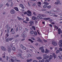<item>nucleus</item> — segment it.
<instances>
[{
    "label": "nucleus",
    "mask_w": 62,
    "mask_h": 62,
    "mask_svg": "<svg viewBox=\"0 0 62 62\" xmlns=\"http://www.w3.org/2000/svg\"><path fill=\"white\" fill-rule=\"evenodd\" d=\"M50 12H48V11H46V13H50Z\"/></svg>",
    "instance_id": "nucleus-61"
},
{
    "label": "nucleus",
    "mask_w": 62,
    "mask_h": 62,
    "mask_svg": "<svg viewBox=\"0 0 62 62\" xmlns=\"http://www.w3.org/2000/svg\"><path fill=\"white\" fill-rule=\"evenodd\" d=\"M53 55L54 56V58L55 59V58H56V55L55 54V53H53Z\"/></svg>",
    "instance_id": "nucleus-23"
},
{
    "label": "nucleus",
    "mask_w": 62,
    "mask_h": 62,
    "mask_svg": "<svg viewBox=\"0 0 62 62\" xmlns=\"http://www.w3.org/2000/svg\"><path fill=\"white\" fill-rule=\"evenodd\" d=\"M38 4H39V5H41V2H38L37 3Z\"/></svg>",
    "instance_id": "nucleus-55"
},
{
    "label": "nucleus",
    "mask_w": 62,
    "mask_h": 62,
    "mask_svg": "<svg viewBox=\"0 0 62 62\" xmlns=\"http://www.w3.org/2000/svg\"><path fill=\"white\" fill-rule=\"evenodd\" d=\"M14 9H12L10 11V13L11 14H15L16 13Z\"/></svg>",
    "instance_id": "nucleus-9"
},
{
    "label": "nucleus",
    "mask_w": 62,
    "mask_h": 62,
    "mask_svg": "<svg viewBox=\"0 0 62 62\" xmlns=\"http://www.w3.org/2000/svg\"><path fill=\"white\" fill-rule=\"evenodd\" d=\"M54 28H55L56 29H58V27H57L55 25L54 26Z\"/></svg>",
    "instance_id": "nucleus-35"
},
{
    "label": "nucleus",
    "mask_w": 62,
    "mask_h": 62,
    "mask_svg": "<svg viewBox=\"0 0 62 62\" xmlns=\"http://www.w3.org/2000/svg\"><path fill=\"white\" fill-rule=\"evenodd\" d=\"M31 39H32V40H35V39L33 37L31 38Z\"/></svg>",
    "instance_id": "nucleus-47"
},
{
    "label": "nucleus",
    "mask_w": 62,
    "mask_h": 62,
    "mask_svg": "<svg viewBox=\"0 0 62 62\" xmlns=\"http://www.w3.org/2000/svg\"><path fill=\"white\" fill-rule=\"evenodd\" d=\"M14 61H15V60H13L12 59H11V60H10L9 61V62H14Z\"/></svg>",
    "instance_id": "nucleus-26"
},
{
    "label": "nucleus",
    "mask_w": 62,
    "mask_h": 62,
    "mask_svg": "<svg viewBox=\"0 0 62 62\" xmlns=\"http://www.w3.org/2000/svg\"><path fill=\"white\" fill-rule=\"evenodd\" d=\"M9 38H8L7 39H6V42H8L9 41Z\"/></svg>",
    "instance_id": "nucleus-33"
},
{
    "label": "nucleus",
    "mask_w": 62,
    "mask_h": 62,
    "mask_svg": "<svg viewBox=\"0 0 62 62\" xmlns=\"http://www.w3.org/2000/svg\"><path fill=\"white\" fill-rule=\"evenodd\" d=\"M44 61H45V60L43 59L41 60H39V62H44Z\"/></svg>",
    "instance_id": "nucleus-27"
},
{
    "label": "nucleus",
    "mask_w": 62,
    "mask_h": 62,
    "mask_svg": "<svg viewBox=\"0 0 62 62\" xmlns=\"http://www.w3.org/2000/svg\"><path fill=\"white\" fill-rule=\"evenodd\" d=\"M9 29H10V28L9 27H8L7 28V30H9Z\"/></svg>",
    "instance_id": "nucleus-59"
},
{
    "label": "nucleus",
    "mask_w": 62,
    "mask_h": 62,
    "mask_svg": "<svg viewBox=\"0 0 62 62\" xmlns=\"http://www.w3.org/2000/svg\"><path fill=\"white\" fill-rule=\"evenodd\" d=\"M5 54H6V53H4L2 54V57L3 58H5Z\"/></svg>",
    "instance_id": "nucleus-24"
},
{
    "label": "nucleus",
    "mask_w": 62,
    "mask_h": 62,
    "mask_svg": "<svg viewBox=\"0 0 62 62\" xmlns=\"http://www.w3.org/2000/svg\"><path fill=\"white\" fill-rule=\"evenodd\" d=\"M23 23H27V22H26L24 21H23Z\"/></svg>",
    "instance_id": "nucleus-56"
},
{
    "label": "nucleus",
    "mask_w": 62,
    "mask_h": 62,
    "mask_svg": "<svg viewBox=\"0 0 62 62\" xmlns=\"http://www.w3.org/2000/svg\"><path fill=\"white\" fill-rule=\"evenodd\" d=\"M61 32L62 33V30L60 29H59L58 30V34H60L61 33Z\"/></svg>",
    "instance_id": "nucleus-14"
},
{
    "label": "nucleus",
    "mask_w": 62,
    "mask_h": 62,
    "mask_svg": "<svg viewBox=\"0 0 62 62\" xmlns=\"http://www.w3.org/2000/svg\"><path fill=\"white\" fill-rule=\"evenodd\" d=\"M47 8H51V6L49 5V6H47Z\"/></svg>",
    "instance_id": "nucleus-34"
},
{
    "label": "nucleus",
    "mask_w": 62,
    "mask_h": 62,
    "mask_svg": "<svg viewBox=\"0 0 62 62\" xmlns=\"http://www.w3.org/2000/svg\"><path fill=\"white\" fill-rule=\"evenodd\" d=\"M25 30H26V31H28V30L26 28H25Z\"/></svg>",
    "instance_id": "nucleus-57"
},
{
    "label": "nucleus",
    "mask_w": 62,
    "mask_h": 62,
    "mask_svg": "<svg viewBox=\"0 0 62 62\" xmlns=\"http://www.w3.org/2000/svg\"><path fill=\"white\" fill-rule=\"evenodd\" d=\"M17 56H18L19 57H20L21 59H23V57H21V55H17Z\"/></svg>",
    "instance_id": "nucleus-31"
},
{
    "label": "nucleus",
    "mask_w": 62,
    "mask_h": 62,
    "mask_svg": "<svg viewBox=\"0 0 62 62\" xmlns=\"http://www.w3.org/2000/svg\"><path fill=\"white\" fill-rule=\"evenodd\" d=\"M30 33L31 34H33L34 33V31H30Z\"/></svg>",
    "instance_id": "nucleus-28"
},
{
    "label": "nucleus",
    "mask_w": 62,
    "mask_h": 62,
    "mask_svg": "<svg viewBox=\"0 0 62 62\" xmlns=\"http://www.w3.org/2000/svg\"><path fill=\"white\" fill-rule=\"evenodd\" d=\"M58 57L60 59V60L62 59V58H61V56L59 55V56H58Z\"/></svg>",
    "instance_id": "nucleus-42"
},
{
    "label": "nucleus",
    "mask_w": 62,
    "mask_h": 62,
    "mask_svg": "<svg viewBox=\"0 0 62 62\" xmlns=\"http://www.w3.org/2000/svg\"><path fill=\"white\" fill-rule=\"evenodd\" d=\"M59 51H62V48H59Z\"/></svg>",
    "instance_id": "nucleus-46"
},
{
    "label": "nucleus",
    "mask_w": 62,
    "mask_h": 62,
    "mask_svg": "<svg viewBox=\"0 0 62 62\" xmlns=\"http://www.w3.org/2000/svg\"><path fill=\"white\" fill-rule=\"evenodd\" d=\"M13 50L14 51H15V47H13Z\"/></svg>",
    "instance_id": "nucleus-43"
},
{
    "label": "nucleus",
    "mask_w": 62,
    "mask_h": 62,
    "mask_svg": "<svg viewBox=\"0 0 62 62\" xmlns=\"http://www.w3.org/2000/svg\"><path fill=\"white\" fill-rule=\"evenodd\" d=\"M33 60V59H31L30 60L29 59H28L27 60V62H31V61H32Z\"/></svg>",
    "instance_id": "nucleus-25"
},
{
    "label": "nucleus",
    "mask_w": 62,
    "mask_h": 62,
    "mask_svg": "<svg viewBox=\"0 0 62 62\" xmlns=\"http://www.w3.org/2000/svg\"><path fill=\"white\" fill-rule=\"evenodd\" d=\"M27 12L29 14H27V16H31V12L30 11L28 10L27 11Z\"/></svg>",
    "instance_id": "nucleus-7"
},
{
    "label": "nucleus",
    "mask_w": 62,
    "mask_h": 62,
    "mask_svg": "<svg viewBox=\"0 0 62 62\" xmlns=\"http://www.w3.org/2000/svg\"><path fill=\"white\" fill-rule=\"evenodd\" d=\"M37 18L38 19H43V18H42L41 16H37Z\"/></svg>",
    "instance_id": "nucleus-21"
},
{
    "label": "nucleus",
    "mask_w": 62,
    "mask_h": 62,
    "mask_svg": "<svg viewBox=\"0 0 62 62\" xmlns=\"http://www.w3.org/2000/svg\"><path fill=\"white\" fill-rule=\"evenodd\" d=\"M19 37V35H17L15 36V38H17V37Z\"/></svg>",
    "instance_id": "nucleus-53"
},
{
    "label": "nucleus",
    "mask_w": 62,
    "mask_h": 62,
    "mask_svg": "<svg viewBox=\"0 0 62 62\" xmlns=\"http://www.w3.org/2000/svg\"><path fill=\"white\" fill-rule=\"evenodd\" d=\"M7 34H6V36H5V38H7V37H8V33L9 32V30H7Z\"/></svg>",
    "instance_id": "nucleus-12"
},
{
    "label": "nucleus",
    "mask_w": 62,
    "mask_h": 62,
    "mask_svg": "<svg viewBox=\"0 0 62 62\" xmlns=\"http://www.w3.org/2000/svg\"><path fill=\"white\" fill-rule=\"evenodd\" d=\"M50 52L49 50H48L47 49H46V51L45 52V53L46 54H48Z\"/></svg>",
    "instance_id": "nucleus-20"
},
{
    "label": "nucleus",
    "mask_w": 62,
    "mask_h": 62,
    "mask_svg": "<svg viewBox=\"0 0 62 62\" xmlns=\"http://www.w3.org/2000/svg\"><path fill=\"white\" fill-rule=\"evenodd\" d=\"M44 4H45L44 6H43V8H47V5H48L49 3H47L46 2H44Z\"/></svg>",
    "instance_id": "nucleus-2"
},
{
    "label": "nucleus",
    "mask_w": 62,
    "mask_h": 62,
    "mask_svg": "<svg viewBox=\"0 0 62 62\" xmlns=\"http://www.w3.org/2000/svg\"><path fill=\"white\" fill-rule=\"evenodd\" d=\"M49 57V56L48 55H47V56H46L45 57H44L43 58L44 59H48Z\"/></svg>",
    "instance_id": "nucleus-22"
},
{
    "label": "nucleus",
    "mask_w": 62,
    "mask_h": 62,
    "mask_svg": "<svg viewBox=\"0 0 62 62\" xmlns=\"http://www.w3.org/2000/svg\"><path fill=\"white\" fill-rule=\"evenodd\" d=\"M28 55L29 56V57H32V55H31L30 54H28Z\"/></svg>",
    "instance_id": "nucleus-45"
},
{
    "label": "nucleus",
    "mask_w": 62,
    "mask_h": 62,
    "mask_svg": "<svg viewBox=\"0 0 62 62\" xmlns=\"http://www.w3.org/2000/svg\"><path fill=\"white\" fill-rule=\"evenodd\" d=\"M35 51H34L35 53H38V54H39V52H37V50L36 49H35Z\"/></svg>",
    "instance_id": "nucleus-52"
},
{
    "label": "nucleus",
    "mask_w": 62,
    "mask_h": 62,
    "mask_svg": "<svg viewBox=\"0 0 62 62\" xmlns=\"http://www.w3.org/2000/svg\"><path fill=\"white\" fill-rule=\"evenodd\" d=\"M29 23L31 24H33L34 23L33 21H30Z\"/></svg>",
    "instance_id": "nucleus-29"
},
{
    "label": "nucleus",
    "mask_w": 62,
    "mask_h": 62,
    "mask_svg": "<svg viewBox=\"0 0 62 62\" xmlns=\"http://www.w3.org/2000/svg\"><path fill=\"white\" fill-rule=\"evenodd\" d=\"M32 28L34 30H36V28H35V27L34 26H32Z\"/></svg>",
    "instance_id": "nucleus-37"
},
{
    "label": "nucleus",
    "mask_w": 62,
    "mask_h": 62,
    "mask_svg": "<svg viewBox=\"0 0 62 62\" xmlns=\"http://www.w3.org/2000/svg\"><path fill=\"white\" fill-rule=\"evenodd\" d=\"M20 7H21L22 8H23V9H24V6L23 5V4H20Z\"/></svg>",
    "instance_id": "nucleus-13"
},
{
    "label": "nucleus",
    "mask_w": 62,
    "mask_h": 62,
    "mask_svg": "<svg viewBox=\"0 0 62 62\" xmlns=\"http://www.w3.org/2000/svg\"><path fill=\"white\" fill-rule=\"evenodd\" d=\"M59 50H57L56 51V53L57 54H58V53H59Z\"/></svg>",
    "instance_id": "nucleus-41"
},
{
    "label": "nucleus",
    "mask_w": 62,
    "mask_h": 62,
    "mask_svg": "<svg viewBox=\"0 0 62 62\" xmlns=\"http://www.w3.org/2000/svg\"><path fill=\"white\" fill-rule=\"evenodd\" d=\"M56 2H55V3L54 4H56V5H60L61 4V3H60V1L59 0H57Z\"/></svg>",
    "instance_id": "nucleus-8"
},
{
    "label": "nucleus",
    "mask_w": 62,
    "mask_h": 62,
    "mask_svg": "<svg viewBox=\"0 0 62 62\" xmlns=\"http://www.w3.org/2000/svg\"><path fill=\"white\" fill-rule=\"evenodd\" d=\"M0 60L1 61H2V62H3V59H2V58L1 57H0Z\"/></svg>",
    "instance_id": "nucleus-39"
},
{
    "label": "nucleus",
    "mask_w": 62,
    "mask_h": 62,
    "mask_svg": "<svg viewBox=\"0 0 62 62\" xmlns=\"http://www.w3.org/2000/svg\"><path fill=\"white\" fill-rule=\"evenodd\" d=\"M50 58H49V60L46 59L45 61V62H49L50 60H51L53 58V56L52 55H50Z\"/></svg>",
    "instance_id": "nucleus-1"
},
{
    "label": "nucleus",
    "mask_w": 62,
    "mask_h": 62,
    "mask_svg": "<svg viewBox=\"0 0 62 62\" xmlns=\"http://www.w3.org/2000/svg\"><path fill=\"white\" fill-rule=\"evenodd\" d=\"M9 59V57H8L7 56L6 57V59L7 60H8Z\"/></svg>",
    "instance_id": "nucleus-38"
},
{
    "label": "nucleus",
    "mask_w": 62,
    "mask_h": 62,
    "mask_svg": "<svg viewBox=\"0 0 62 62\" xmlns=\"http://www.w3.org/2000/svg\"><path fill=\"white\" fill-rule=\"evenodd\" d=\"M36 6V4H33V7H34V6Z\"/></svg>",
    "instance_id": "nucleus-64"
},
{
    "label": "nucleus",
    "mask_w": 62,
    "mask_h": 62,
    "mask_svg": "<svg viewBox=\"0 0 62 62\" xmlns=\"http://www.w3.org/2000/svg\"><path fill=\"white\" fill-rule=\"evenodd\" d=\"M13 58L15 60V61H17V62H20V61L16 59V57H13Z\"/></svg>",
    "instance_id": "nucleus-18"
},
{
    "label": "nucleus",
    "mask_w": 62,
    "mask_h": 62,
    "mask_svg": "<svg viewBox=\"0 0 62 62\" xmlns=\"http://www.w3.org/2000/svg\"><path fill=\"white\" fill-rule=\"evenodd\" d=\"M49 12H50V13H52V12H54V13L56 14V13H57V12H59V11H54L53 10H51V11Z\"/></svg>",
    "instance_id": "nucleus-4"
},
{
    "label": "nucleus",
    "mask_w": 62,
    "mask_h": 62,
    "mask_svg": "<svg viewBox=\"0 0 62 62\" xmlns=\"http://www.w3.org/2000/svg\"><path fill=\"white\" fill-rule=\"evenodd\" d=\"M20 46L22 48H23V45H20Z\"/></svg>",
    "instance_id": "nucleus-50"
},
{
    "label": "nucleus",
    "mask_w": 62,
    "mask_h": 62,
    "mask_svg": "<svg viewBox=\"0 0 62 62\" xmlns=\"http://www.w3.org/2000/svg\"><path fill=\"white\" fill-rule=\"evenodd\" d=\"M37 39H38L37 40L38 41L40 42V41H41V39L39 38H38Z\"/></svg>",
    "instance_id": "nucleus-32"
},
{
    "label": "nucleus",
    "mask_w": 62,
    "mask_h": 62,
    "mask_svg": "<svg viewBox=\"0 0 62 62\" xmlns=\"http://www.w3.org/2000/svg\"><path fill=\"white\" fill-rule=\"evenodd\" d=\"M39 50H41V52L42 53H44L45 52V50H44V49H43V47L42 46L41 47L39 48Z\"/></svg>",
    "instance_id": "nucleus-5"
},
{
    "label": "nucleus",
    "mask_w": 62,
    "mask_h": 62,
    "mask_svg": "<svg viewBox=\"0 0 62 62\" xmlns=\"http://www.w3.org/2000/svg\"><path fill=\"white\" fill-rule=\"evenodd\" d=\"M1 48L2 50H3V51H6L7 50L6 48L3 46H1Z\"/></svg>",
    "instance_id": "nucleus-11"
},
{
    "label": "nucleus",
    "mask_w": 62,
    "mask_h": 62,
    "mask_svg": "<svg viewBox=\"0 0 62 62\" xmlns=\"http://www.w3.org/2000/svg\"><path fill=\"white\" fill-rule=\"evenodd\" d=\"M32 19L33 20H37V18L36 17L33 16L32 17Z\"/></svg>",
    "instance_id": "nucleus-15"
},
{
    "label": "nucleus",
    "mask_w": 62,
    "mask_h": 62,
    "mask_svg": "<svg viewBox=\"0 0 62 62\" xmlns=\"http://www.w3.org/2000/svg\"><path fill=\"white\" fill-rule=\"evenodd\" d=\"M26 21H29V19H28V17L26 18Z\"/></svg>",
    "instance_id": "nucleus-48"
},
{
    "label": "nucleus",
    "mask_w": 62,
    "mask_h": 62,
    "mask_svg": "<svg viewBox=\"0 0 62 62\" xmlns=\"http://www.w3.org/2000/svg\"><path fill=\"white\" fill-rule=\"evenodd\" d=\"M52 43L53 45H54V46H56V45H57V43L55 42V41H52Z\"/></svg>",
    "instance_id": "nucleus-10"
},
{
    "label": "nucleus",
    "mask_w": 62,
    "mask_h": 62,
    "mask_svg": "<svg viewBox=\"0 0 62 62\" xmlns=\"http://www.w3.org/2000/svg\"><path fill=\"white\" fill-rule=\"evenodd\" d=\"M17 18H18V20H22V19L21 18H20L19 17H17Z\"/></svg>",
    "instance_id": "nucleus-40"
},
{
    "label": "nucleus",
    "mask_w": 62,
    "mask_h": 62,
    "mask_svg": "<svg viewBox=\"0 0 62 62\" xmlns=\"http://www.w3.org/2000/svg\"><path fill=\"white\" fill-rule=\"evenodd\" d=\"M51 23V24H55V23L54 22L51 23Z\"/></svg>",
    "instance_id": "nucleus-63"
},
{
    "label": "nucleus",
    "mask_w": 62,
    "mask_h": 62,
    "mask_svg": "<svg viewBox=\"0 0 62 62\" xmlns=\"http://www.w3.org/2000/svg\"><path fill=\"white\" fill-rule=\"evenodd\" d=\"M36 58L38 60H41L42 59V58L40 56L37 57H36Z\"/></svg>",
    "instance_id": "nucleus-16"
},
{
    "label": "nucleus",
    "mask_w": 62,
    "mask_h": 62,
    "mask_svg": "<svg viewBox=\"0 0 62 62\" xmlns=\"http://www.w3.org/2000/svg\"><path fill=\"white\" fill-rule=\"evenodd\" d=\"M37 32L36 31H35L34 32V34L32 35V36H33V37H35V36H37Z\"/></svg>",
    "instance_id": "nucleus-17"
},
{
    "label": "nucleus",
    "mask_w": 62,
    "mask_h": 62,
    "mask_svg": "<svg viewBox=\"0 0 62 62\" xmlns=\"http://www.w3.org/2000/svg\"><path fill=\"white\" fill-rule=\"evenodd\" d=\"M8 51L9 53H10V52H11V51L10 48H9L8 49Z\"/></svg>",
    "instance_id": "nucleus-30"
},
{
    "label": "nucleus",
    "mask_w": 62,
    "mask_h": 62,
    "mask_svg": "<svg viewBox=\"0 0 62 62\" xmlns=\"http://www.w3.org/2000/svg\"><path fill=\"white\" fill-rule=\"evenodd\" d=\"M6 6H7V7H9V4H8V3H6Z\"/></svg>",
    "instance_id": "nucleus-51"
},
{
    "label": "nucleus",
    "mask_w": 62,
    "mask_h": 62,
    "mask_svg": "<svg viewBox=\"0 0 62 62\" xmlns=\"http://www.w3.org/2000/svg\"><path fill=\"white\" fill-rule=\"evenodd\" d=\"M49 26H50V27H53V25L51 24H49Z\"/></svg>",
    "instance_id": "nucleus-49"
},
{
    "label": "nucleus",
    "mask_w": 62,
    "mask_h": 62,
    "mask_svg": "<svg viewBox=\"0 0 62 62\" xmlns=\"http://www.w3.org/2000/svg\"><path fill=\"white\" fill-rule=\"evenodd\" d=\"M59 45V47H62V40H59L58 43Z\"/></svg>",
    "instance_id": "nucleus-3"
},
{
    "label": "nucleus",
    "mask_w": 62,
    "mask_h": 62,
    "mask_svg": "<svg viewBox=\"0 0 62 62\" xmlns=\"http://www.w3.org/2000/svg\"><path fill=\"white\" fill-rule=\"evenodd\" d=\"M49 21L50 22H53V20L51 19H50V20H49Z\"/></svg>",
    "instance_id": "nucleus-60"
},
{
    "label": "nucleus",
    "mask_w": 62,
    "mask_h": 62,
    "mask_svg": "<svg viewBox=\"0 0 62 62\" xmlns=\"http://www.w3.org/2000/svg\"><path fill=\"white\" fill-rule=\"evenodd\" d=\"M22 48L23 49H24V50H25V49H26V48L24 47H23Z\"/></svg>",
    "instance_id": "nucleus-54"
},
{
    "label": "nucleus",
    "mask_w": 62,
    "mask_h": 62,
    "mask_svg": "<svg viewBox=\"0 0 62 62\" xmlns=\"http://www.w3.org/2000/svg\"><path fill=\"white\" fill-rule=\"evenodd\" d=\"M47 54H45L43 55V57H46V56H47Z\"/></svg>",
    "instance_id": "nucleus-36"
},
{
    "label": "nucleus",
    "mask_w": 62,
    "mask_h": 62,
    "mask_svg": "<svg viewBox=\"0 0 62 62\" xmlns=\"http://www.w3.org/2000/svg\"><path fill=\"white\" fill-rule=\"evenodd\" d=\"M18 27H17L16 29V32H18Z\"/></svg>",
    "instance_id": "nucleus-58"
},
{
    "label": "nucleus",
    "mask_w": 62,
    "mask_h": 62,
    "mask_svg": "<svg viewBox=\"0 0 62 62\" xmlns=\"http://www.w3.org/2000/svg\"><path fill=\"white\" fill-rule=\"evenodd\" d=\"M13 38H11L10 39H9V40H12L13 39Z\"/></svg>",
    "instance_id": "nucleus-44"
},
{
    "label": "nucleus",
    "mask_w": 62,
    "mask_h": 62,
    "mask_svg": "<svg viewBox=\"0 0 62 62\" xmlns=\"http://www.w3.org/2000/svg\"><path fill=\"white\" fill-rule=\"evenodd\" d=\"M25 32H24L22 35V37H23V38H24L26 37V35H25Z\"/></svg>",
    "instance_id": "nucleus-6"
},
{
    "label": "nucleus",
    "mask_w": 62,
    "mask_h": 62,
    "mask_svg": "<svg viewBox=\"0 0 62 62\" xmlns=\"http://www.w3.org/2000/svg\"><path fill=\"white\" fill-rule=\"evenodd\" d=\"M14 9L15 10H16V11H19V9H18V7H14Z\"/></svg>",
    "instance_id": "nucleus-19"
},
{
    "label": "nucleus",
    "mask_w": 62,
    "mask_h": 62,
    "mask_svg": "<svg viewBox=\"0 0 62 62\" xmlns=\"http://www.w3.org/2000/svg\"><path fill=\"white\" fill-rule=\"evenodd\" d=\"M27 13V12H25L24 13V14H26Z\"/></svg>",
    "instance_id": "nucleus-62"
}]
</instances>
